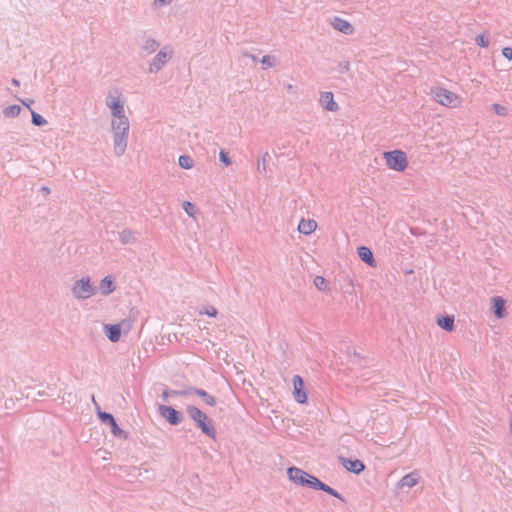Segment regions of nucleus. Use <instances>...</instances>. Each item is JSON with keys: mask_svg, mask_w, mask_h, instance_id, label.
Listing matches in <instances>:
<instances>
[{"mask_svg": "<svg viewBox=\"0 0 512 512\" xmlns=\"http://www.w3.org/2000/svg\"><path fill=\"white\" fill-rule=\"evenodd\" d=\"M110 100L107 102V105L112 110V129L114 133H128L129 130V121L124 115L123 103L119 99V97H109Z\"/></svg>", "mask_w": 512, "mask_h": 512, "instance_id": "f257e3e1", "label": "nucleus"}, {"mask_svg": "<svg viewBox=\"0 0 512 512\" xmlns=\"http://www.w3.org/2000/svg\"><path fill=\"white\" fill-rule=\"evenodd\" d=\"M432 95L438 104L447 108H457L463 104L462 96L443 87L434 88Z\"/></svg>", "mask_w": 512, "mask_h": 512, "instance_id": "f03ea898", "label": "nucleus"}, {"mask_svg": "<svg viewBox=\"0 0 512 512\" xmlns=\"http://www.w3.org/2000/svg\"><path fill=\"white\" fill-rule=\"evenodd\" d=\"M383 157L391 170L402 172L408 167L407 155L401 150L384 152Z\"/></svg>", "mask_w": 512, "mask_h": 512, "instance_id": "7ed1b4c3", "label": "nucleus"}, {"mask_svg": "<svg viewBox=\"0 0 512 512\" xmlns=\"http://www.w3.org/2000/svg\"><path fill=\"white\" fill-rule=\"evenodd\" d=\"M187 412L189 416L197 423V425L201 428L202 432L207 434L210 437L215 436V429L208 425V417L205 413H203L200 409L195 406H189L187 408Z\"/></svg>", "mask_w": 512, "mask_h": 512, "instance_id": "20e7f679", "label": "nucleus"}, {"mask_svg": "<svg viewBox=\"0 0 512 512\" xmlns=\"http://www.w3.org/2000/svg\"><path fill=\"white\" fill-rule=\"evenodd\" d=\"M288 477L291 481L302 485L314 488L313 482H318V479L300 468L291 467L287 471Z\"/></svg>", "mask_w": 512, "mask_h": 512, "instance_id": "39448f33", "label": "nucleus"}, {"mask_svg": "<svg viewBox=\"0 0 512 512\" xmlns=\"http://www.w3.org/2000/svg\"><path fill=\"white\" fill-rule=\"evenodd\" d=\"M94 293L89 279H81L77 281L73 287V294L80 299L89 298Z\"/></svg>", "mask_w": 512, "mask_h": 512, "instance_id": "423d86ee", "label": "nucleus"}, {"mask_svg": "<svg viewBox=\"0 0 512 512\" xmlns=\"http://www.w3.org/2000/svg\"><path fill=\"white\" fill-rule=\"evenodd\" d=\"M293 396L295 400L300 404L307 402V394L304 389V383L299 375H295L293 377Z\"/></svg>", "mask_w": 512, "mask_h": 512, "instance_id": "0eeeda50", "label": "nucleus"}, {"mask_svg": "<svg viewBox=\"0 0 512 512\" xmlns=\"http://www.w3.org/2000/svg\"><path fill=\"white\" fill-rule=\"evenodd\" d=\"M160 415L165 418L170 424L177 425L181 422V414L170 406L162 405L159 407Z\"/></svg>", "mask_w": 512, "mask_h": 512, "instance_id": "6e6552de", "label": "nucleus"}, {"mask_svg": "<svg viewBox=\"0 0 512 512\" xmlns=\"http://www.w3.org/2000/svg\"><path fill=\"white\" fill-rule=\"evenodd\" d=\"M339 461L346 470L355 474H359L365 468L364 464L358 459L351 460L344 457H340Z\"/></svg>", "mask_w": 512, "mask_h": 512, "instance_id": "1a4fd4ad", "label": "nucleus"}, {"mask_svg": "<svg viewBox=\"0 0 512 512\" xmlns=\"http://www.w3.org/2000/svg\"><path fill=\"white\" fill-rule=\"evenodd\" d=\"M128 133H114V152L120 156L124 153L127 144Z\"/></svg>", "mask_w": 512, "mask_h": 512, "instance_id": "9d476101", "label": "nucleus"}, {"mask_svg": "<svg viewBox=\"0 0 512 512\" xmlns=\"http://www.w3.org/2000/svg\"><path fill=\"white\" fill-rule=\"evenodd\" d=\"M317 222L313 219H301L298 231L304 235H310L317 229Z\"/></svg>", "mask_w": 512, "mask_h": 512, "instance_id": "9b49d317", "label": "nucleus"}, {"mask_svg": "<svg viewBox=\"0 0 512 512\" xmlns=\"http://www.w3.org/2000/svg\"><path fill=\"white\" fill-rule=\"evenodd\" d=\"M320 102L322 106L328 111H337L338 105L334 101V96L332 92H324L320 97Z\"/></svg>", "mask_w": 512, "mask_h": 512, "instance_id": "f8f14e48", "label": "nucleus"}, {"mask_svg": "<svg viewBox=\"0 0 512 512\" xmlns=\"http://www.w3.org/2000/svg\"><path fill=\"white\" fill-rule=\"evenodd\" d=\"M332 25L336 30L347 35L352 34L354 31L353 26L348 21L339 17L334 18Z\"/></svg>", "mask_w": 512, "mask_h": 512, "instance_id": "ddd939ff", "label": "nucleus"}, {"mask_svg": "<svg viewBox=\"0 0 512 512\" xmlns=\"http://www.w3.org/2000/svg\"><path fill=\"white\" fill-rule=\"evenodd\" d=\"M357 252H358V255L360 257V259L362 261H364L365 263H367L369 266L371 267H375L376 266V261L373 257V253L372 251L366 247V246H361L357 249Z\"/></svg>", "mask_w": 512, "mask_h": 512, "instance_id": "4468645a", "label": "nucleus"}, {"mask_svg": "<svg viewBox=\"0 0 512 512\" xmlns=\"http://www.w3.org/2000/svg\"><path fill=\"white\" fill-rule=\"evenodd\" d=\"M106 336L112 342H117L121 336V327L119 324L116 325H106L104 327Z\"/></svg>", "mask_w": 512, "mask_h": 512, "instance_id": "2eb2a0df", "label": "nucleus"}, {"mask_svg": "<svg viewBox=\"0 0 512 512\" xmlns=\"http://www.w3.org/2000/svg\"><path fill=\"white\" fill-rule=\"evenodd\" d=\"M171 53H167L164 51H160L154 62L151 64L150 71H157L161 68V66L166 63V61L170 58Z\"/></svg>", "mask_w": 512, "mask_h": 512, "instance_id": "dca6fc26", "label": "nucleus"}, {"mask_svg": "<svg viewBox=\"0 0 512 512\" xmlns=\"http://www.w3.org/2000/svg\"><path fill=\"white\" fill-rule=\"evenodd\" d=\"M493 311L497 318L501 319L504 317V306L505 301L501 297H494L492 299Z\"/></svg>", "mask_w": 512, "mask_h": 512, "instance_id": "f3484780", "label": "nucleus"}, {"mask_svg": "<svg viewBox=\"0 0 512 512\" xmlns=\"http://www.w3.org/2000/svg\"><path fill=\"white\" fill-rule=\"evenodd\" d=\"M100 289L104 295L112 293L115 289L113 279L110 276L103 278L100 284Z\"/></svg>", "mask_w": 512, "mask_h": 512, "instance_id": "a211bd4d", "label": "nucleus"}, {"mask_svg": "<svg viewBox=\"0 0 512 512\" xmlns=\"http://www.w3.org/2000/svg\"><path fill=\"white\" fill-rule=\"evenodd\" d=\"M417 483H418V476L413 473L405 475L401 479V482H400L401 486L409 487V488L415 486Z\"/></svg>", "mask_w": 512, "mask_h": 512, "instance_id": "6ab92c4d", "label": "nucleus"}, {"mask_svg": "<svg viewBox=\"0 0 512 512\" xmlns=\"http://www.w3.org/2000/svg\"><path fill=\"white\" fill-rule=\"evenodd\" d=\"M437 323L441 328H443L447 331H452L454 328V318L453 317L447 316V317L439 318L437 320Z\"/></svg>", "mask_w": 512, "mask_h": 512, "instance_id": "aec40b11", "label": "nucleus"}, {"mask_svg": "<svg viewBox=\"0 0 512 512\" xmlns=\"http://www.w3.org/2000/svg\"><path fill=\"white\" fill-rule=\"evenodd\" d=\"M314 483V489H319V490H322L334 497H337V498H340V495L338 494L337 491H335L334 489H332L331 487H329L328 485L322 483L320 480H318V482H313Z\"/></svg>", "mask_w": 512, "mask_h": 512, "instance_id": "412c9836", "label": "nucleus"}, {"mask_svg": "<svg viewBox=\"0 0 512 512\" xmlns=\"http://www.w3.org/2000/svg\"><path fill=\"white\" fill-rule=\"evenodd\" d=\"M194 393L198 396H200L201 398H203V400L210 406H214L216 404V400L213 396L209 395L207 392H205L204 390H200V389H195L194 390Z\"/></svg>", "mask_w": 512, "mask_h": 512, "instance_id": "4be33fe9", "label": "nucleus"}, {"mask_svg": "<svg viewBox=\"0 0 512 512\" xmlns=\"http://www.w3.org/2000/svg\"><path fill=\"white\" fill-rule=\"evenodd\" d=\"M179 165L184 169H191L193 167V160L187 155L180 156Z\"/></svg>", "mask_w": 512, "mask_h": 512, "instance_id": "5701e85b", "label": "nucleus"}, {"mask_svg": "<svg viewBox=\"0 0 512 512\" xmlns=\"http://www.w3.org/2000/svg\"><path fill=\"white\" fill-rule=\"evenodd\" d=\"M491 108L497 115L506 116L508 114V109L504 105L494 103L492 104Z\"/></svg>", "mask_w": 512, "mask_h": 512, "instance_id": "b1692460", "label": "nucleus"}, {"mask_svg": "<svg viewBox=\"0 0 512 512\" xmlns=\"http://www.w3.org/2000/svg\"><path fill=\"white\" fill-rule=\"evenodd\" d=\"M475 41L479 46H481L483 48H486L489 45V39L486 34L477 35L475 38Z\"/></svg>", "mask_w": 512, "mask_h": 512, "instance_id": "393cba45", "label": "nucleus"}, {"mask_svg": "<svg viewBox=\"0 0 512 512\" xmlns=\"http://www.w3.org/2000/svg\"><path fill=\"white\" fill-rule=\"evenodd\" d=\"M32 122L37 126L46 124V120L34 111H32Z\"/></svg>", "mask_w": 512, "mask_h": 512, "instance_id": "a878e982", "label": "nucleus"}, {"mask_svg": "<svg viewBox=\"0 0 512 512\" xmlns=\"http://www.w3.org/2000/svg\"><path fill=\"white\" fill-rule=\"evenodd\" d=\"M100 418L105 421V422H108L111 426H115L116 427V422H115V419L114 417L109 414V413H100Z\"/></svg>", "mask_w": 512, "mask_h": 512, "instance_id": "bb28decb", "label": "nucleus"}, {"mask_svg": "<svg viewBox=\"0 0 512 512\" xmlns=\"http://www.w3.org/2000/svg\"><path fill=\"white\" fill-rule=\"evenodd\" d=\"M314 284L319 289H324L326 287V280L322 276H316L314 279Z\"/></svg>", "mask_w": 512, "mask_h": 512, "instance_id": "cd10ccee", "label": "nucleus"}, {"mask_svg": "<svg viewBox=\"0 0 512 512\" xmlns=\"http://www.w3.org/2000/svg\"><path fill=\"white\" fill-rule=\"evenodd\" d=\"M200 314H206L208 316H211V317H215L218 313L217 309L215 307H209L205 310H201L199 312Z\"/></svg>", "mask_w": 512, "mask_h": 512, "instance_id": "c85d7f7f", "label": "nucleus"}, {"mask_svg": "<svg viewBox=\"0 0 512 512\" xmlns=\"http://www.w3.org/2000/svg\"><path fill=\"white\" fill-rule=\"evenodd\" d=\"M503 56L508 59L509 61L512 60V48L511 47H505L502 49Z\"/></svg>", "mask_w": 512, "mask_h": 512, "instance_id": "c756f323", "label": "nucleus"}, {"mask_svg": "<svg viewBox=\"0 0 512 512\" xmlns=\"http://www.w3.org/2000/svg\"><path fill=\"white\" fill-rule=\"evenodd\" d=\"M193 205L190 203V202H185L184 203V209L185 211L189 214V215H193Z\"/></svg>", "mask_w": 512, "mask_h": 512, "instance_id": "7c9ffc66", "label": "nucleus"}, {"mask_svg": "<svg viewBox=\"0 0 512 512\" xmlns=\"http://www.w3.org/2000/svg\"><path fill=\"white\" fill-rule=\"evenodd\" d=\"M220 160L225 164V165H229L230 164V160L229 158L227 157L226 153L221 151L220 152Z\"/></svg>", "mask_w": 512, "mask_h": 512, "instance_id": "2f4dec72", "label": "nucleus"}, {"mask_svg": "<svg viewBox=\"0 0 512 512\" xmlns=\"http://www.w3.org/2000/svg\"><path fill=\"white\" fill-rule=\"evenodd\" d=\"M262 64L267 66H272L271 63V57L270 56H264L262 59Z\"/></svg>", "mask_w": 512, "mask_h": 512, "instance_id": "473e14b6", "label": "nucleus"}, {"mask_svg": "<svg viewBox=\"0 0 512 512\" xmlns=\"http://www.w3.org/2000/svg\"><path fill=\"white\" fill-rule=\"evenodd\" d=\"M8 110L11 114H17L19 112V108L16 106L10 107Z\"/></svg>", "mask_w": 512, "mask_h": 512, "instance_id": "72a5a7b5", "label": "nucleus"}, {"mask_svg": "<svg viewBox=\"0 0 512 512\" xmlns=\"http://www.w3.org/2000/svg\"><path fill=\"white\" fill-rule=\"evenodd\" d=\"M112 432L117 435L121 432L120 428L118 427V425L116 424V427L115 426H112Z\"/></svg>", "mask_w": 512, "mask_h": 512, "instance_id": "f704fd0d", "label": "nucleus"}, {"mask_svg": "<svg viewBox=\"0 0 512 512\" xmlns=\"http://www.w3.org/2000/svg\"><path fill=\"white\" fill-rule=\"evenodd\" d=\"M171 0H155V5L170 3Z\"/></svg>", "mask_w": 512, "mask_h": 512, "instance_id": "c9c22d12", "label": "nucleus"}, {"mask_svg": "<svg viewBox=\"0 0 512 512\" xmlns=\"http://www.w3.org/2000/svg\"><path fill=\"white\" fill-rule=\"evenodd\" d=\"M13 83H14L15 85H19V82H18L17 80H13Z\"/></svg>", "mask_w": 512, "mask_h": 512, "instance_id": "e433bc0d", "label": "nucleus"}]
</instances>
